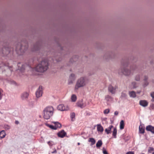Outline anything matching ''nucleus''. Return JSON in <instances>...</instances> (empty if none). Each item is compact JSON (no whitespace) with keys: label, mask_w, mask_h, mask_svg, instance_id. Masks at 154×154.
<instances>
[{"label":"nucleus","mask_w":154,"mask_h":154,"mask_svg":"<svg viewBox=\"0 0 154 154\" xmlns=\"http://www.w3.org/2000/svg\"><path fill=\"white\" fill-rule=\"evenodd\" d=\"M48 65L47 60H43L35 67L34 69L36 71L43 72L47 70L48 68Z\"/></svg>","instance_id":"obj_1"},{"label":"nucleus","mask_w":154,"mask_h":154,"mask_svg":"<svg viewBox=\"0 0 154 154\" xmlns=\"http://www.w3.org/2000/svg\"><path fill=\"white\" fill-rule=\"evenodd\" d=\"M43 118L46 119H48L52 116L54 112V108L52 106H48L45 108L43 111Z\"/></svg>","instance_id":"obj_2"},{"label":"nucleus","mask_w":154,"mask_h":154,"mask_svg":"<svg viewBox=\"0 0 154 154\" xmlns=\"http://www.w3.org/2000/svg\"><path fill=\"white\" fill-rule=\"evenodd\" d=\"M87 83V81L85 78L84 77L80 78L77 82L75 87V89H78L79 88L85 86Z\"/></svg>","instance_id":"obj_3"},{"label":"nucleus","mask_w":154,"mask_h":154,"mask_svg":"<svg viewBox=\"0 0 154 154\" xmlns=\"http://www.w3.org/2000/svg\"><path fill=\"white\" fill-rule=\"evenodd\" d=\"M57 109L58 110L61 111H64L68 110L69 109V108L68 106H65L63 104H60L57 106Z\"/></svg>","instance_id":"obj_4"},{"label":"nucleus","mask_w":154,"mask_h":154,"mask_svg":"<svg viewBox=\"0 0 154 154\" xmlns=\"http://www.w3.org/2000/svg\"><path fill=\"white\" fill-rule=\"evenodd\" d=\"M118 88L117 86H112L111 85H109L108 87V90L112 94H115L116 92V90Z\"/></svg>","instance_id":"obj_5"},{"label":"nucleus","mask_w":154,"mask_h":154,"mask_svg":"<svg viewBox=\"0 0 154 154\" xmlns=\"http://www.w3.org/2000/svg\"><path fill=\"white\" fill-rule=\"evenodd\" d=\"M36 96L38 98L41 96L42 94V87L40 86L39 88L37 91L36 93Z\"/></svg>","instance_id":"obj_6"},{"label":"nucleus","mask_w":154,"mask_h":154,"mask_svg":"<svg viewBox=\"0 0 154 154\" xmlns=\"http://www.w3.org/2000/svg\"><path fill=\"white\" fill-rule=\"evenodd\" d=\"M139 104L143 107H146L148 105V103L146 100H141L139 101Z\"/></svg>","instance_id":"obj_7"},{"label":"nucleus","mask_w":154,"mask_h":154,"mask_svg":"<svg viewBox=\"0 0 154 154\" xmlns=\"http://www.w3.org/2000/svg\"><path fill=\"white\" fill-rule=\"evenodd\" d=\"M146 131H150L153 134H154V127L151 125H149L146 127Z\"/></svg>","instance_id":"obj_8"},{"label":"nucleus","mask_w":154,"mask_h":154,"mask_svg":"<svg viewBox=\"0 0 154 154\" xmlns=\"http://www.w3.org/2000/svg\"><path fill=\"white\" fill-rule=\"evenodd\" d=\"M122 72L123 74L127 75H130L131 72V71L127 69L126 68H124L123 70H122Z\"/></svg>","instance_id":"obj_9"},{"label":"nucleus","mask_w":154,"mask_h":154,"mask_svg":"<svg viewBox=\"0 0 154 154\" xmlns=\"http://www.w3.org/2000/svg\"><path fill=\"white\" fill-rule=\"evenodd\" d=\"M18 69L20 71L23 72L25 69V66L21 63H18Z\"/></svg>","instance_id":"obj_10"},{"label":"nucleus","mask_w":154,"mask_h":154,"mask_svg":"<svg viewBox=\"0 0 154 154\" xmlns=\"http://www.w3.org/2000/svg\"><path fill=\"white\" fill-rule=\"evenodd\" d=\"M58 137L61 138H63L66 135V133L63 130H62L58 133Z\"/></svg>","instance_id":"obj_11"},{"label":"nucleus","mask_w":154,"mask_h":154,"mask_svg":"<svg viewBox=\"0 0 154 154\" xmlns=\"http://www.w3.org/2000/svg\"><path fill=\"white\" fill-rule=\"evenodd\" d=\"M9 48L8 47L4 48L2 49V53L5 54H8L10 53Z\"/></svg>","instance_id":"obj_12"},{"label":"nucleus","mask_w":154,"mask_h":154,"mask_svg":"<svg viewBox=\"0 0 154 154\" xmlns=\"http://www.w3.org/2000/svg\"><path fill=\"white\" fill-rule=\"evenodd\" d=\"M29 95L27 93L24 92L21 94V98L22 100H26L28 98Z\"/></svg>","instance_id":"obj_13"},{"label":"nucleus","mask_w":154,"mask_h":154,"mask_svg":"<svg viewBox=\"0 0 154 154\" xmlns=\"http://www.w3.org/2000/svg\"><path fill=\"white\" fill-rule=\"evenodd\" d=\"M77 105L78 106L82 108H83L86 106V104L85 103H83L81 102H78L77 103Z\"/></svg>","instance_id":"obj_14"},{"label":"nucleus","mask_w":154,"mask_h":154,"mask_svg":"<svg viewBox=\"0 0 154 154\" xmlns=\"http://www.w3.org/2000/svg\"><path fill=\"white\" fill-rule=\"evenodd\" d=\"M75 75L73 74H72L70 75L69 77V82L72 83L73 81L75 80Z\"/></svg>","instance_id":"obj_15"},{"label":"nucleus","mask_w":154,"mask_h":154,"mask_svg":"<svg viewBox=\"0 0 154 154\" xmlns=\"http://www.w3.org/2000/svg\"><path fill=\"white\" fill-rule=\"evenodd\" d=\"M113 127L112 125H111L109 126V127L105 129V132L107 134H109L111 133V130L112 128Z\"/></svg>","instance_id":"obj_16"},{"label":"nucleus","mask_w":154,"mask_h":154,"mask_svg":"<svg viewBox=\"0 0 154 154\" xmlns=\"http://www.w3.org/2000/svg\"><path fill=\"white\" fill-rule=\"evenodd\" d=\"M97 129L98 131L100 132H102L103 131V128L100 124L97 125Z\"/></svg>","instance_id":"obj_17"},{"label":"nucleus","mask_w":154,"mask_h":154,"mask_svg":"<svg viewBox=\"0 0 154 154\" xmlns=\"http://www.w3.org/2000/svg\"><path fill=\"white\" fill-rule=\"evenodd\" d=\"M139 132L141 134H143L144 133V127L140 125L139 126Z\"/></svg>","instance_id":"obj_18"},{"label":"nucleus","mask_w":154,"mask_h":154,"mask_svg":"<svg viewBox=\"0 0 154 154\" xmlns=\"http://www.w3.org/2000/svg\"><path fill=\"white\" fill-rule=\"evenodd\" d=\"M6 135L5 131L2 130L0 132V139L4 138Z\"/></svg>","instance_id":"obj_19"},{"label":"nucleus","mask_w":154,"mask_h":154,"mask_svg":"<svg viewBox=\"0 0 154 154\" xmlns=\"http://www.w3.org/2000/svg\"><path fill=\"white\" fill-rule=\"evenodd\" d=\"M129 95L130 97L134 98L136 97L135 92L134 91H132L129 92Z\"/></svg>","instance_id":"obj_20"},{"label":"nucleus","mask_w":154,"mask_h":154,"mask_svg":"<svg viewBox=\"0 0 154 154\" xmlns=\"http://www.w3.org/2000/svg\"><path fill=\"white\" fill-rule=\"evenodd\" d=\"M54 123L55 125V127L57 129V128H60L61 127V124L58 122H53Z\"/></svg>","instance_id":"obj_21"},{"label":"nucleus","mask_w":154,"mask_h":154,"mask_svg":"<svg viewBox=\"0 0 154 154\" xmlns=\"http://www.w3.org/2000/svg\"><path fill=\"white\" fill-rule=\"evenodd\" d=\"M125 124L123 120H122L121 121L120 124V129H123L124 128Z\"/></svg>","instance_id":"obj_22"},{"label":"nucleus","mask_w":154,"mask_h":154,"mask_svg":"<svg viewBox=\"0 0 154 154\" xmlns=\"http://www.w3.org/2000/svg\"><path fill=\"white\" fill-rule=\"evenodd\" d=\"M117 133V130L116 128H114L113 129V131L112 132V136L114 138H116V134Z\"/></svg>","instance_id":"obj_23"},{"label":"nucleus","mask_w":154,"mask_h":154,"mask_svg":"<svg viewBox=\"0 0 154 154\" xmlns=\"http://www.w3.org/2000/svg\"><path fill=\"white\" fill-rule=\"evenodd\" d=\"M71 100L72 102H75L77 100L76 95L74 94H72L71 97Z\"/></svg>","instance_id":"obj_24"},{"label":"nucleus","mask_w":154,"mask_h":154,"mask_svg":"<svg viewBox=\"0 0 154 154\" xmlns=\"http://www.w3.org/2000/svg\"><path fill=\"white\" fill-rule=\"evenodd\" d=\"M89 142L91 143V144L92 145H94L95 143V140L93 138H90L89 139Z\"/></svg>","instance_id":"obj_25"},{"label":"nucleus","mask_w":154,"mask_h":154,"mask_svg":"<svg viewBox=\"0 0 154 154\" xmlns=\"http://www.w3.org/2000/svg\"><path fill=\"white\" fill-rule=\"evenodd\" d=\"M102 144V142L101 140H99L98 141L96 144V146L97 147H100Z\"/></svg>","instance_id":"obj_26"},{"label":"nucleus","mask_w":154,"mask_h":154,"mask_svg":"<svg viewBox=\"0 0 154 154\" xmlns=\"http://www.w3.org/2000/svg\"><path fill=\"white\" fill-rule=\"evenodd\" d=\"M147 79V77L146 76H145L144 79V86H146L148 84V82L146 81Z\"/></svg>","instance_id":"obj_27"},{"label":"nucleus","mask_w":154,"mask_h":154,"mask_svg":"<svg viewBox=\"0 0 154 154\" xmlns=\"http://www.w3.org/2000/svg\"><path fill=\"white\" fill-rule=\"evenodd\" d=\"M154 149L152 147H150L148 149V152L149 153H151L153 151Z\"/></svg>","instance_id":"obj_28"},{"label":"nucleus","mask_w":154,"mask_h":154,"mask_svg":"<svg viewBox=\"0 0 154 154\" xmlns=\"http://www.w3.org/2000/svg\"><path fill=\"white\" fill-rule=\"evenodd\" d=\"M48 126L50 128L53 129V130H56L57 128L56 127H55V126H54L52 125H48Z\"/></svg>","instance_id":"obj_29"},{"label":"nucleus","mask_w":154,"mask_h":154,"mask_svg":"<svg viewBox=\"0 0 154 154\" xmlns=\"http://www.w3.org/2000/svg\"><path fill=\"white\" fill-rule=\"evenodd\" d=\"M75 114L73 112L71 114L70 117H71V118L72 119H72L73 118H75Z\"/></svg>","instance_id":"obj_30"},{"label":"nucleus","mask_w":154,"mask_h":154,"mask_svg":"<svg viewBox=\"0 0 154 154\" xmlns=\"http://www.w3.org/2000/svg\"><path fill=\"white\" fill-rule=\"evenodd\" d=\"M3 90L0 88V100L1 99L2 97L3 96Z\"/></svg>","instance_id":"obj_31"},{"label":"nucleus","mask_w":154,"mask_h":154,"mask_svg":"<svg viewBox=\"0 0 154 154\" xmlns=\"http://www.w3.org/2000/svg\"><path fill=\"white\" fill-rule=\"evenodd\" d=\"M151 96L152 97V101L154 102V92H152L150 94Z\"/></svg>","instance_id":"obj_32"},{"label":"nucleus","mask_w":154,"mask_h":154,"mask_svg":"<svg viewBox=\"0 0 154 154\" xmlns=\"http://www.w3.org/2000/svg\"><path fill=\"white\" fill-rule=\"evenodd\" d=\"M105 99L107 100H109L111 98V97L109 95H106L105 97Z\"/></svg>","instance_id":"obj_33"},{"label":"nucleus","mask_w":154,"mask_h":154,"mask_svg":"<svg viewBox=\"0 0 154 154\" xmlns=\"http://www.w3.org/2000/svg\"><path fill=\"white\" fill-rule=\"evenodd\" d=\"M109 112V109H106L104 110L103 112L104 114H108Z\"/></svg>","instance_id":"obj_34"},{"label":"nucleus","mask_w":154,"mask_h":154,"mask_svg":"<svg viewBox=\"0 0 154 154\" xmlns=\"http://www.w3.org/2000/svg\"><path fill=\"white\" fill-rule=\"evenodd\" d=\"M126 154H134V152L133 151H129L127 152Z\"/></svg>","instance_id":"obj_35"},{"label":"nucleus","mask_w":154,"mask_h":154,"mask_svg":"<svg viewBox=\"0 0 154 154\" xmlns=\"http://www.w3.org/2000/svg\"><path fill=\"white\" fill-rule=\"evenodd\" d=\"M132 85L133 86L134 88H135L136 87V84L135 82H133L132 83Z\"/></svg>","instance_id":"obj_36"},{"label":"nucleus","mask_w":154,"mask_h":154,"mask_svg":"<svg viewBox=\"0 0 154 154\" xmlns=\"http://www.w3.org/2000/svg\"><path fill=\"white\" fill-rule=\"evenodd\" d=\"M135 80L137 81H139L140 80V77L139 76H137L135 78Z\"/></svg>","instance_id":"obj_37"},{"label":"nucleus","mask_w":154,"mask_h":154,"mask_svg":"<svg viewBox=\"0 0 154 154\" xmlns=\"http://www.w3.org/2000/svg\"><path fill=\"white\" fill-rule=\"evenodd\" d=\"M103 153L104 154H108V152L106 150H103Z\"/></svg>","instance_id":"obj_38"},{"label":"nucleus","mask_w":154,"mask_h":154,"mask_svg":"<svg viewBox=\"0 0 154 154\" xmlns=\"http://www.w3.org/2000/svg\"><path fill=\"white\" fill-rule=\"evenodd\" d=\"M151 108L153 109H154V104H152L150 106Z\"/></svg>","instance_id":"obj_39"},{"label":"nucleus","mask_w":154,"mask_h":154,"mask_svg":"<svg viewBox=\"0 0 154 154\" xmlns=\"http://www.w3.org/2000/svg\"><path fill=\"white\" fill-rule=\"evenodd\" d=\"M119 114L118 112L117 111H116L114 112V114L115 115H117Z\"/></svg>","instance_id":"obj_40"},{"label":"nucleus","mask_w":154,"mask_h":154,"mask_svg":"<svg viewBox=\"0 0 154 154\" xmlns=\"http://www.w3.org/2000/svg\"><path fill=\"white\" fill-rule=\"evenodd\" d=\"M15 124L17 125L19 123V122L17 121H16L15 122Z\"/></svg>","instance_id":"obj_41"},{"label":"nucleus","mask_w":154,"mask_h":154,"mask_svg":"<svg viewBox=\"0 0 154 154\" xmlns=\"http://www.w3.org/2000/svg\"><path fill=\"white\" fill-rule=\"evenodd\" d=\"M22 48H23V47L21 46V47L20 48L19 50H20V51L21 52L22 51Z\"/></svg>","instance_id":"obj_42"},{"label":"nucleus","mask_w":154,"mask_h":154,"mask_svg":"<svg viewBox=\"0 0 154 154\" xmlns=\"http://www.w3.org/2000/svg\"><path fill=\"white\" fill-rule=\"evenodd\" d=\"M122 96H124V97H125L126 95L125 94H123V93H122Z\"/></svg>","instance_id":"obj_43"},{"label":"nucleus","mask_w":154,"mask_h":154,"mask_svg":"<svg viewBox=\"0 0 154 154\" xmlns=\"http://www.w3.org/2000/svg\"><path fill=\"white\" fill-rule=\"evenodd\" d=\"M16 51L17 52H18V51L17 50V49H16Z\"/></svg>","instance_id":"obj_44"},{"label":"nucleus","mask_w":154,"mask_h":154,"mask_svg":"<svg viewBox=\"0 0 154 154\" xmlns=\"http://www.w3.org/2000/svg\"><path fill=\"white\" fill-rule=\"evenodd\" d=\"M50 141H48V143L49 145H50Z\"/></svg>","instance_id":"obj_45"},{"label":"nucleus","mask_w":154,"mask_h":154,"mask_svg":"<svg viewBox=\"0 0 154 154\" xmlns=\"http://www.w3.org/2000/svg\"><path fill=\"white\" fill-rule=\"evenodd\" d=\"M57 152V151L56 150H55L54 151V152H52V153H56Z\"/></svg>","instance_id":"obj_46"},{"label":"nucleus","mask_w":154,"mask_h":154,"mask_svg":"<svg viewBox=\"0 0 154 154\" xmlns=\"http://www.w3.org/2000/svg\"><path fill=\"white\" fill-rule=\"evenodd\" d=\"M77 144L78 145H80V143H78Z\"/></svg>","instance_id":"obj_47"},{"label":"nucleus","mask_w":154,"mask_h":154,"mask_svg":"<svg viewBox=\"0 0 154 154\" xmlns=\"http://www.w3.org/2000/svg\"><path fill=\"white\" fill-rule=\"evenodd\" d=\"M140 154H144V153H140Z\"/></svg>","instance_id":"obj_48"},{"label":"nucleus","mask_w":154,"mask_h":154,"mask_svg":"<svg viewBox=\"0 0 154 154\" xmlns=\"http://www.w3.org/2000/svg\"><path fill=\"white\" fill-rule=\"evenodd\" d=\"M140 91H139V92H138V93H140Z\"/></svg>","instance_id":"obj_49"},{"label":"nucleus","mask_w":154,"mask_h":154,"mask_svg":"<svg viewBox=\"0 0 154 154\" xmlns=\"http://www.w3.org/2000/svg\"><path fill=\"white\" fill-rule=\"evenodd\" d=\"M152 154H154V152H153Z\"/></svg>","instance_id":"obj_50"},{"label":"nucleus","mask_w":154,"mask_h":154,"mask_svg":"<svg viewBox=\"0 0 154 154\" xmlns=\"http://www.w3.org/2000/svg\"><path fill=\"white\" fill-rule=\"evenodd\" d=\"M0 113H2L1 112H0Z\"/></svg>","instance_id":"obj_51"}]
</instances>
